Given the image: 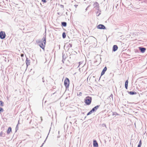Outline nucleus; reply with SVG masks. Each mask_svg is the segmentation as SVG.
Wrapping results in <instances>:
<instances>
[{
    "instance_id": "obj_1",
    "label": "nucleus",
    "mask_w": 147,
    "mask_h": 147,
    "mask_svg": "<svg viewBox=\"0 0 147 147\" xmlns=\"http://www.w3.org/2000/svg\"><path fill=\"white\" fill-rule=\"evenodd\" d=\"M42 40H40L39 42V45L40 47L42 49H44L46 43V38L44 37L42 39Z\"/></svg>"
},
{
    "instance_id": "obj_2",
    "label": "nucleus",
    "mask_w": 147,
    "mask_h": 147,
    "mask_svg": "<svg viewBox=\"0 0 147 147\" xmlns=\"http://www.w3.org/2000/svg\"><path fill=\"white\" fill-rule=\"evenodd\" d=\"M92 98L91 97L88 96L86 97L84 99V102L87 105L90 104L92 102Z\"/></svg>"
},
{
    "instance_id": "obj_3",
    "label": "nucleus",
    "mask_w": 147,
    "mask_h": 147,
    "mask_svg": "<svg viewBox=\"0 0 147 147\" xmlns=\"http://www.w3.org/2000/svg\"><path fill=\"white\" fill-rule=\"evenodd\" d=\"M64 85L66 88L68 87L69 85V80L68 78H66L64 82Z\"/></svg>"
},
{
    "instance_id": "obj_4",
    "label": "nucleus",
    "mask_w": 147,
    "mask_h": 147,
    "mask_svg": "<svg viewBox=\"0 0 147 147\" xmlns=\"http://www.w3.org/2000/svg\"><path fill=\"white\" fill-rule=\"evenodd\" d=\"M6 36V34L4 32L2 31H1V39H3L5 38Z\"/></svg>"
},
{
    "instance_id": "obj_5",
    "label": "nucleus",
    "mask_w": 147,
    "mask_h": 147,
    "mask_svg": "<svg viewBox=\"0 0 147 147\" xmlns=\"http://www.w3.org/2000/svg\"><path fill=\"white\" fill-rule=\"evenodd\" d=\"M97 28L100 29H106L105 26L103 25L100 24L97 26Z\"/></svg>"
},
{
    "instance_id": "obj_6",
    "label": "nucleus",
    "mask_w": 147,
    "mask_h": 147,
    "mask_svg": "<svg viewBox=\"0 0 147 147\" xmlns=\"http://www.w3.org/2000/svg\"><path fill=\"white\" fill-rule=\"evenodd\" d=\"M93 6L94 8H95L96 9L98 10H99V4L97 2H95Z\"/></svg>"
},
{
    "instance_id": "obj_7",
    "label": "nucleus",
    "mask_w": 147,
    "mask_h": 147,
    "mask_svg": "<svg viewBox=\"0 0 147 147\" xmlns=\"http://www.w3.org/2000/svg\"><path fill=\"white\" fill-rule=\"evenodd\" d=\"M26 63L27 66V67L30 65V62L29 59L27 58H26Z\"/></svg>"
},
{
    "instance_id": "obj_8",
    "label": "nucleus",
    "mask_w": 147,
    "mask_h": 147,
    "mask_svg": "<svg viewBox=\"0 0 147 147\" xmlns=\"http://www.w3.org/2000/svg\"><path fill=\"white\" fill-rule=\"evenodd\" d=\"M139 50H140L141 52L142 53H144L146 50V49L145 48L142 47H139Z\"/></svg>"
},
{
    "instance_id": "obj_9",
    "label": "nucleus",
    "mask_w": 147,
    "mask_h": 147,
    "mask_svg": "<svg viewBox=\"0 0 147 147\" xmlns=\"http://www.w3.org/2000/svg\"><path fill=\"white\" fill-rule=\"evenodd\" d=\"M94 147H98V143L96 140H94L93 142Z\"/></svg>"
},
{
    "instance_id": "obj_10",
    "label": "nucleus",
    "mask_w": 147,
    "mask_h": 147,
    "mask_svg": "<svg viewBox=\"0 0 147 147\" xmlns=\"http://www.w3.org/2000/svg\"><path fill=\"white\" fill-rule=\"evenodd\" d=\"M100 106V105H97L96 106H95V107H94L92 109V111H93V112L96 111L97 110V109Z\"/></svg>"
},
{
    "instance_id": "obj_11",
    "label": "nucleus",
    "mask_w": 147,
    "mask_h": 147,
    "mask_svg": "<svg viewBox=\"0 0 147 147\" xmlns=\"http://www.w3.org/2000/svg\"><path fill=\"white\" fill-rule=\"evenodd\" d=\"M107 70V68L106 67H105L103 69L102 71L101 75L102 76L103 75H104L105 74V72Z\"/></svg>"
},
{
    "instance_id": "obj_12",
    "label": "nucleus",
    "mask_w": 147,
    "mask_h": 147,
    "mask_svg": "<svg viewBox=\"0 0 147 147\" xmlns=\"http://www.w3.org/2000/svg\"><path fill=\"white\" fill-rule=\"evenodd\" d=\"M118 48V47L117 45H114L113 47V51H115L117 50Z\"/></svg>"
},
{
    "instance_id": "obj_13",
    "label": "nucleus",
    "mask_w": 147,
    "mask_h": 147,
    "mask_svg": "<svg viewBox=\"0 0 147 147\" xmlns=\"http://www.w3.org/2000/svg\"><path fill=\"white\" fill-rule=\"evenodd\" d=\"M107 99H110V102H111L113 101V95L111 94L107 98Z\"/></svg>"
},
{
    "instance_id": "obj_14",
    "label": "nucleus",
    "mask_w": 147,
    "mask_h": 147,
    "mask_svg": "<svg viewBox=\"0 0 147 147\" xmlns=\"http://www.w3.org/2000/svg\"><path fill=\"white\" fill-rule=\"evenodd\" d=\"M1 59L2 60L5 61H6V57L3 56L2 54H1Z\"/></svg>"
},
{
    "instance_id": "obj_15",
    "label": "nucleus",
    "mask_w": 147,
    "mask_h": 147,
    "mask_svg": "<svg viewBox=\"0 0 147 147\" xmlns=\"http://www.w3.org/2000/svg\"><path fill=\"white\" fill-rule=\"evenodd\" d=\"M11 131V127H9L7 131V134H9Z\"/></svg>"
},
{
    "instance_id": "obj_16",
    "label": "nucleus",
    "mask_w": 147,
    "mask_h": 147,
    "mask_svg": "<svg viewBox=\"0 0 147 147\" xmlns=\"http://www.w3.org/2000/svg\"><path fill=\"white\" fill-rule=\"evenodd\" d=\"M128 80H127L125 83V88L126 89H127L128 84Z\"/></svg>"
},
{
    "instance_id": "obj_17",
    "label": "nucleus",
    "mask_w": 147,
    "mask_h": 147,
    "mask_svg": "<svg viewBox=\"0 0 147 147\" xmlns=\"http://www.w3.org/2000/svg\"><path fill=\"white\" fill-rule=\"evenodd\" d=\"M129 94L130 95L136 94H137L136 92H135L130 91L128 92Z\"/></svg>"
},
{
    "instance_id": "obj_18",
    "label": "nucleus",
    "mask_w": 147,
    "mask_h": 147,
    "mask_svg": "<svg viewBox=\"0 0 147 147\" xmlns=\"http://www.w3.org/2000/svg\"><path fill=\"white\" fill-rule=\"evenodd\" d=\"M61 25L63 26H67V23L65 22H61Z\"/></svg>"
},
{
    "instance_id": "obj_19",
    "label": "nucleus",
    "mask_w": 147,
    "mask_h": 147,
    "mask_svg": "<svg viewBox=\"0 0 147 147\" xmlns=\"http://www.w3.org/2000/svg\"><path fill=\"white\" fill-rule=\"evenodd\" d=\"M94 112L92 110H91L90 112H89L87 114V115H88L92 113V112Z\"/></svg>"
},
{
    "instance_id": "obj_20",
    "label": "nucleus",
    "mask_w": 147,
    "mask_h": 147,
    "mask_svg": "<svg viewBox=\"0 0 147 147\" xmlns=\"http://www.w3.org/2000/svg\"><path fill=\"white\" fill-rule=\"evenodd\" d=\"M62 36L63 38H65L66 37V34L65 33L63 32L62 34Z\"/></svg>"
},
{
    "instance_id": "obj_21",
    "label": "nucleus",
    "mask_w": 147,
    "mask_h": 147,
    "mask_svg": "<svg viewBox=\"0 0 147 147\" xmlns=\"http://www.w3.org/2000/svg\"><path fill=\"white\" fill-rule=\"evenodd\" d=\"M18 129V124L16 126V131Z\"/></svg>"
},
{
    "instance_id": "obj_22",
    "label": "nucleus",
    "mask_w": 147,
    "mask_h": 147,
    "mask_svg": "<svg viewBox=\"0 0 147 147\" xmlns=\"http://www.w3.org/2000/svg\"><path fill=\"white\" fill-rule=\"evenodd\" d=\"M66 58V57H65L64 55L63 54V59L65 60Z\"/></svg>"
},
{
    "instance_id": "obj_23",
    "label": "nucleus",
    "mask_w": 147,
    "mask_h": 147,
    "mask_svg": "<svg viewBox=\"0 0 147 147\" xmlns=\"http://www.w3.org/2000/svg\"><path fill=\"white\" fill-rule=\"evenodd\" d=\"M3 102L2 101H1V106H3Z\"/></svg>"
},
{
    "instance_id": "obj_24",
    "label": "nucleus",
    "mask_w": 147,
    "mask_h": 147,
    "mask_svg": "<svg viewBox=\"0 0 147 147\" xmlns=\"http://www.w3.org/2000/svg\"><path fill=\"white\" fill-rule=\"evenodd\" d=\"M82 95V93L81 92H79V94H78V95H79L80 96H81Z\"/></svg>"
},
{
    "instance_id": "obj_25",
    "label": "nucleus",
    "mask_w": 147,
    "mask_h": 147,
    "mask_svg": "<svg viewBox=\"0 0 147 147\" xmlns=\"http://www.w3.org/2000/svg\"><path fill=\"white\" fill-rule=\"evenodd\" d=\"M82 63V62H80L79 63V65L78 67H79L80 66Z\"/></svg>"
},
{
    "instance_id": "obj_26",
    "label": "nucleus",
    "mask_w": 147,
    "mask_h": 147,
    "mask_svg": "<svg viewBox=\"0 0 147 147\" xmlns=\"http://www.w3.org/2000/svg\"><path fill=\"white\" fill-rule=\"evenodd\" d=\"M60 7L61 8H64V6L62 5H60Z\"/></svg>"
},
{
    "instance_id": "obj_27",
    "label": "nucleus",
    "mask_w": 147,
    "mask_h": 147,
    "mask_svg": "<svg viewBox=\"0 0 147 147\" xmlns=\"http://www.w3.org/2000/svg\"><path fill=\"white\" fill-rule=\"evenodd\" d=\"M138 144H140V145H142V143H141V140H140Z\"/></svg>"
},
{
    "instance_id": "obj_28",
    "label": "nucleus",
    "mask_w": 147,
    "mask_h": 147,
    "mask_svg": "<svg viewBox=\"0 0 147 147\" xmlns=\"http://www.w3.org/2000/svg\"><path fill=\"white\" fill-rule=\"evenodd\" d=\"M3 109L2 108H1V112H3Z\"/></svg>"
},
{
    "instance_id": "obj_29",
    "label": "nucleus",
    "mask_w": 147,
    "mask_h": 147,
    "mask_svg": "<svg viewBox=\"0 0 147 147\" xmlns=\"http://www.w3.org/2000/svg\"><path fill=\"white\" fill-rule=\"evenodd\" d=\"M42 1L44 2V3L46 2V0H42Z\"/></svg>"
},
{
    "instance_id": "obj_30",
    "label": "nucleus",
    "mask_w": 147,
    "mask_h": 147,
    "mask_svg": "<svg viewBox=\"0 0 147 147\" xmlns=\"http://www.w3.org/2000/svg\"><path fill=\"white\" fill-rule=\"evenodd\" d=\"M24 56V55L23 54H21V57H23Z\"/></svg>"
},
{
    "instance_id": "obj_31",
    "label": "nucleus",
    "mask_w": 147,
    "mask_h": 147,
    "mask_svg": "<svg viewBox=\"0 0 147 147\" xmlns=\"http://www.w3.org/2000/svg\"><path fill=\"white\" fill-rule=\"evenodd\" d=\"M141 145H140V144H138L137 147H141Z\"/></svg>"
},
{
    "instance_id": "obj_32",
    "label": "nucleus",
    "mask_w": 147,
    "mask_h": 147,
    "mask_svg": "<svg viewBox=\"0 0 147 147\" xmlns=\"http://www.w3.org/2000/svg\"><path fill=\"white\" fill-rule=\"evenodd\" d=\"M117 113H116V112H115L113 114V115H115Z\"/></svg>"
},
{
    "instance_id": "obj_33",
    "label": "nucleus",
    "mask_w": 147,
    "mask_h": 147,
    "mask_svg": "<svg viewBox=\"0 0 147 147\" xmlns=\"http://www.w3.org/2000/svg\"><path fill=\"white\" fill-rule=\"evenodd\" d=\"M78 6V5H74V6H75V7H77Z\"/></svg>"
},
{
    "instance_id": "obj_34",
    "label": "nucleus",
    "mask_w": 147,
    "mask_h": 147,
    "mask_svg": "<svg viewBox=\"0 0 147 147\" xmlns=\"http://www.w3.org/2000/svg\"><path fill=\"white\" fill-rule=\"evenodd\" d=\"M19 121H20V120H19L18 121V124L19 123Z\"/></svg>"
},
{
    "instance_id": "obj_35",
    "label": "nucleus",
    "mask_w": 147,
    "mask_h": 147,
    "mask_svg": "<svg viewBox=\"0 0 147 147\" xmlns=\"http://www.w3.org/2000/svg\"><path fill=\"white\" fill-rule=\"evenodd\" d=\"M44 144V143H43L42 144V145L41 146H43V144Z\"/></svg>"
},
{
    "instance_id": "obj_36",
    "label": "nucleus",
    "mask_w": 147,
    "mask_h": 147,
    "mask_svg": "<svg viewBox=\"0 0 147 147\" xmlns=\"http://www.w3.org/2000/svg\"><path fill=\"white\" fill-rule=\"evenodd\" d=\"M100 14V13L99 14H98V16H99V15Z\"/></svg>"
},
{
    "instance_id": "obj_37",
    "label": "nucleus",
    "mask_w": 147,
    "mask_h": 147,
    "mask_svg": "<svg viewBox=\"0 0 147 147\" xmlns=\"http://www.w3.org/2000/svg\"><path fill=\"white\" fill-rule=\"evenodd\" d=\"M70 47H71V45H70Z\"/></svg>"
},
{
    "instance_id": "obj_38",
    "label": "nucleus",
    "mask_w": 147,
    "mask_h": 147,
    "mask_svg": "<svg viewBox=\"0 0 147 147\" xmlns=\"http://www.w3.org/2000/svg\"><path fill=\"white\" fill-rule=\"evenodd\" d=\"M42 81H43V82H44V80H43Z\"/></svg>"
},
{
    "instance_id": "obj_39",
    "label": "nucleus",
    "mask_w": 147,
    "mask_h": 147,
    "mask_svg": "<svg viewBox=\"0 0 147 147\" xmlns=\"http://www.w3.org/2000/svg\"><path fill=\"white\" fill-rule=\"evenodd\" d=\"M1 134H2V133H1V134H0L1 136Z\"/></svg>"
},
{
    "instance_id": "obj_40",
    "label": "nucleus",
    "mask_w": 147,
    "mask_h": 147,
    "mask_svg": "<svg viewBox=\"0 0 147 147\" xmlns=\"http://www.w3.org/2000/svg\"><path fill=\"white\" fill-rule=\"evenodd\" d=\"M42 147V146H40V147Z\"/></svg>"
}]
</instances>
